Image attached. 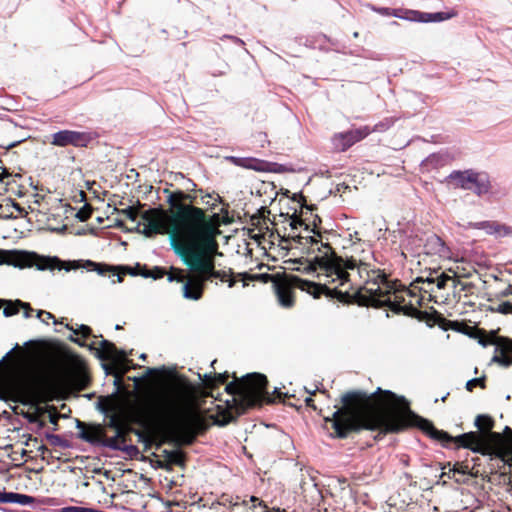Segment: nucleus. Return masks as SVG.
Returning a JSON list of instances; mask_svg holds the SVG:
<instances>
[{
    "mask_svg": "<svg viewBox=\"0 0 512 512\" xmlns=\"http://www.w3.org/2000/svg\"><path fill=\"white\" fill-rule=\"evenodd\" d=\"M192 196L183 191L171 192L167 197L169 210L148 209L141 215L138 230L147 237L168 234L174 252L191 271L201 274L204 281L219 279L235 285V279L225 271L215 270L214 256L218 244L211 234L205 212L186 203Z\"/></svg>",
    "mask_w": 512,
    "mask_h": 512,
    "instance_id": "obj_1",
    "label": "nucleus"
},
{
    "mask_svg": "<svg viewBox=\"0 0 512 512\" xmlns=\"http://www.w3.org/2000/svg\"><path fill=\"white\" fill-rule=\"evenodd\" d=\"M313 233L312 236H292L293 241L310 257L303 268L304 272L310 273L319 268L331 277L333 282L339 281V285L343 286L349 281L351 271L365 281L361 291L367 294V303L375 307L387 306L394 312L402 310L399 303L390 299V294L398 290L397 283L389 281L386 275L371 263L373 253L367 244L361 243L357 232L354 234V254L346 259L336 256L331 246L323 243L318 233Z\"/></svg>",
    "mask_w": 512,
    "mask_h": 512,
    "instance_id": "obj_2",
    "label": "nucleus"
},
{
    "mask_svg": "<svg viewBox=\"0 0 512 512\" xmlns=\"http://www.w3.org/2000/svg\"><path fill=\"white\" fill-rule=\"evenodd\" d=\"M341 402L342 406L332 417L325 418L334 429L333 436L338 438L360 430L398 432L407 426L406 417L412 415L404 397L381 388L369 396L363 392H348Z\"/></svg>",
    "mask_w": 512,
    "mask_h": 512,
    "instance_id": "obj_3",
    "label": "nucleus"
},
{
    "mask_svg": "<svg viewBox=\"0 0 512 512\" xmlns=\"http://www.w3.org/2000/svg\"><path fill=\"white\" fill-rule=\"evenodd\" d=\"M144 421L163 424L179 444H191L199 420V387L184 377L168 383L146 407Z\"/></svg>",
    "mask_w": 512,
    "mask_h": 512,
    "instance_id": "obj_4",
    "label": "nucleus"
},
{
    "mask_svg": "<svg viewBox=\"0 0 512 512\" xmlns=\"http://www.w3.org/2000/svg\"><path fill=\"white\" fill-rule=\"evenodd\" d=\"M44 377L40 365L32 358L16 359L7 379L0 384V399L24 405L43 400Z\"/></svg>",
    "mask_w": 512,
    "mask_h": 512,
    "instance_id": "obj_5",
    "label": "nucleus"
},
{
    "mask_svg": "<svg viewBox=\"0 0 512 512\" xmlns=\"http://www.w3.org/2000/svg\"><path fill=\"white\" fill-rule=\"evenodd\" d=\"M417 424L434 439L445 442H455L458 447L470 449L475 453L483 455L489 453L491 441H498L501 438L499 433L491 431L493 421L487 415H478L475 419V426L479 429L480 433L468 432L456 437H452L444 431L437 430L433 424L426 419L419 418Z\"/></svg>",
    "mask_w": 512,
    "mask_h": 512,
    "instance_id": "obj_6",
    "label": "nucleus"
},
{
    "mask_svg": "<svg viewBox=\"0 0 512 512\" xmlns=\"http://www.w3.org/2000/svg\"><path fill=\"white\" fill-rule=\"evenodd\" d=\"M267 379L259 373H252L229 383L226 391L232 395L233 407L237 414L246 409L260 406L264 401L273 402L274 398L266 391Z\"/></svg>",
    "mask_w": 512,
    "mask_h": 512,
    "instance_id": "obj_7",
    "label": "nucleus"
},
{
    "mask_svg": "<svg viewBox=\"0 0 512 512\" xmlns=\"http://www.w3.org/2000/svg\"><path fill=\"white\" fill-rule=\"evenodd\" d=\"M2 262L20 269L35 267L39 271H53L64 268L63 262L56 256H44L33 251L24 250L6 251Z\"/></svg>",
    "mask_w": 512,
    "mask_h": 512,
    "instance_id": "obj_8",
    "label": "nucleus"
},
{
    "mask_svg": "<svg viewBox=\"0 0 512 512\" xmlns=\"http://www.w3.org/2000/svg\"><path fill=\"white\" fill-rule=\"evenodd\" d=\"M70 340L79 344L80 346H87L90 349H95L99 358L111 361L113 368L120 374H124L128 370L127 353L124 350H118L115 345L108 340L93 341L91 344H86L80 338L71 336Z\"/></svg>",
    "mask_w": 512,
    "mask_h": 512,
    "instance_id": "obj_9",
    "label": "nucleus"
},
{
    "mask_svg": "<svg viewBox=\"0 0 512 512\" xmlns=\"http://www.w3.org/2000/svg\"><path fill=\"white\" fill-rule=\"evenodd\" d=\"M235 166L251 169L258 172H282V165L270 163L253 157L229 156L226 158Z\"/></svg>",
    "mask_w": 512,
    "mask_h": 512,
    "instance_id": "obj_10",
    "label": "nucleus"
},
{
    "mask_svg": "<svg viewBox=\"0 0 512 512\" xmlns=\"http://www.w3.org/2000/svg\"><path fill=\"white\" fill-rule=\"evenodd\" d=\"M111 415L107 427L114 432L130 431L129 423L132 415L122 404L114 403L110 407Z\"/></svg>",
    "mask_w": 512,
    "mask_h": 512,
    "instance_id": "obj_11",
    "label": "nucleus"
},
{
    "mask_svg": "<svg viewBox=\"0 0 512 512\" xmlns=\"http://www.w3.org/2000/svg\"><path fill=\"white\" fill-rule=\"evenodd\" d=\"M371 131L368 127L359 128L351 131H347L344 133L336 134L333 137V144L335 148L341 151H345L349 147H351L354 143L362 140L367 135H369Z\"/></svg>",
    "mask_w": 512,
    "mask_h": 512,
    "instance_id": "obj_12",
    "label": "nucleus"
},
{
    "mask_svg": "<svg viewBox=\"0 0 512 512\" xmlns=\"http://www.w3.org/2000/svg\"><path fill=\"white\" fill-rule=\"evenodd\" d=\"M494 344L496 348L491 363H496L504 368L512 366V340L508 338H498Z\"/></svg>",
    "mask_w": 512,
    "mask_h": 512,
    "instance_id": "obj_13",
    "label": "nucleus"
},
{
    "mask_svg": "<svg viewBox=\"0 0 512 512\" xmlns=\"http://www.w3.org/2000/svg\"><path fill=\"white\" fill-rule=\"evenodd\" d=\"M87 138L84 133L71 130H62L52 135L51 143L55 146L65 147L68 145L83 146Z\"/></svg>",
    "mask_w": 512,
    "mask_h": 512,
    "instance_id": "obj_14",
    "label": "nucleus"
},
{
    "mask_svg": "<svg viewBox=\"0 0 512 512\" xmlns=\"http://www.w3.org/2000/svg\"><path fill=\"white\" fill-rule=\"evenodd\" d=\"M469 226L473 229L483 230L487 235H492L496 238H502L512 235V227L499 223L497 221H481L470 223Z\"/></svg>",
    "mask_w": 512,
    "mask_h": 512,
    "instance_id": "obj_15",
    "label": "nucleus"
},
{
    "mask_svg": "<svg viewBox=\"0 0 512 512\" xmlns=\"http://www.w3.org/2000/svg\"><path fill=\"white\" fill-rule=\"evenodd\" d=\"M204 283L205 281L202 279L201 274L195 273L194 275H189L183 285L184 298L189 300L200 299L203 293Z\"/></svg>",
    "mask_w": 512,
    "mask_h": 512,
    "instance_id": "obj_16",
    "label": "nucleus"
},
{
    "mask_svg": "<svg viewBox=\"0 0 512 512\" xmlns=\"http://www.w3.org/2000/svg\"><path fill=\"white\" fill-rule=\"evenodd\" d=\"M84 268H86L88 271H95L99 275L104 276L108 274L109 277L113 278V283L122 281L121 272L118 271L116 267L87 260L84 264Z\"/></svg>",
    "mask_w": 512,
    "mask_h": 512,
    "instance_id": "obj_17",
    "label": "nucleus"
},
{
    "mask_svg": "<svg viewBox=\"0 0 512 512\" xmlns=\"http://www.w3.org/2000/svg\"><path fill=\"white\" fill-rule=\"evenodd\" d=\"M424 251L428 255H438L440 257H446L448 254V249L445 246V243L435 234L427 237L424 244Z\"/></svg>",
    "mask_w": 512,
    "mask_h": 512,
    "instance_id": "obj_18",
    "label": "nucleus"
},
{
    "mask_svg": "<svg viewBox=\"0 0 512 512\" xmlns=\"http://www.w3.org/2000/svg\"><path fill=\"white\" fill-rule=\"evenodd\" d=\"M293 284L302 291H306L314 298H318L321 294L329 290L325 285L316 284L298 277L293 278Z\"/></svg>",
    "mask_w": 512,
    "mask_h": 512,
    "instance_id": "obj_19",
    "label": "nucleus"
},
{
    "mask_svg": "<svg viewBox=\"0 0 512 512\" xmlns=\"http://www.w3.org/2000/svg\"><path fill=\"white\" fill-rule=\"evenodd\" d=\"M473 171H454L448 176V180L457 188L468 190L474 177Z\"/></svg>",
    "mask_w": 512,
    "mask_h": 512,
    "instance_id": "obj_20",
    "label": "nucleus"
},
{
    "mask_svg": "<svg viewBox=\"0 0 512 512\" xmlns=\"http://www.w3.org/2000/svg\"><path fill=\"white\" fill-rule=\"evenodd\" d=\"M468 190L473 191L479 196L486 194L489 191V181L487 177L475 172Z\"/></svg>",
    "mask_w": 512,
    "mask_h": 512,
    "instance_id": "obj_21",
    "label": "nucleus"
},
{
    "mask_svg": "<svg viewBox=\"0 0 512 512\" xmlns=\"http://www.w3.org/2000/svg\"><path fill=\"white\" fill-rule=\"evenodd\" d=\"M2 305H5L3 309V315L5 317H11L16 315L20 308L22 309H30V304L26 302H22L21 300H2Z\"/></svg>",
    "mask_w": 512,
    "mask_h": 512,
    "instance_id": "obj_22",
    "label": "nucleus"
},
{
    "mask_svg": "<svg viewBox=\"0 0 512 512\" xmlns=\"http://www.w3.org/2000/svg\"><path fill=\"white\" fill-rule=\"evenodd\" d=\"M276 295L281 306L289 308L293 305L292 291L288 286L284 284L277 285Z\"/></svg>",
    "mask_w": 512,
    "mask_h": 512,
    "instance_id": "obj_23",
    "label": "nucleus"
},
{
    "mask_svg": "<svg viewBox=\"0 0 512 512\" xmlns=\"http://www.w3.org/2000/svg\"><path fill=\"white\" fill-rule=\"evenodd\" d=\"M391 16H394L399 19L411 21V22H420L422 12L417 10H401V9H393Z\"/></svg>",
    "mask_w": 512,
    "mask_h": 512,
    "instance_id": "obj_24",
    "label": "nucleus"
},
{
    "mask_svg": "<svg viewBox=\"0 0 512 512\" xmlns=\"http://www.w3.org/2000/svg\"><path fill=\"white\" fill-rule=\"evenodd\" d=\"M456 16L455 12H436V13H425L422 12L421 23L429 22H441L444 20L451 19Z\"/></svg>",
    "mask_w": 512,
    "mask_h": 512,
    "instance_id": "obj_25",
    "label": "nucleus"
},
{
    "mask_svg": "<svg viewBox=\"0 0 512 512\" xmlns=\"http://www.w3.org/2000/svg\"><path fill=\"white\" fill-rule=\"evenodd\" d=\"M129 431H122V432H114V436L109 437L106 439L105 444L106 446L112 448V449H122V446L124 445L126 441V435Z\"/></svg>",
    "mask_w": 512,
    "mask_h": 512,
    "instance_id": "obj_26",
    "label": "nucleus"
},
{
    "mask_svg": "<svg viewBox=\"0 0 512 512\" xmlns=\"http://www.w3.org/2000/svg\"><path fill=\"white\" fill-rule=\"evenodd\" d=\"M199 378L203 381V383L205 384L206 387H212L216 383L223 384L227 380L228 375L227 374L212 375V374L205 373L203 376L201 374H199Z\"/></svg>",
    "mask_w": 512,
    "mask_h": 512,
    "instance_id": "obj_27",
    "label": "nucleus"
},
{
    "mask_svg": "<svg viewBox=\"0 0 512 512\" xmlns=\"http://www.w3.org/2000/svg\"><path fill=\"white\" fill-rule=\"evenodd\" d=\"M66 328L71 330L74 335H80L84 339L88 338L91 335V328L84 324L78 325L77 328H74L73 326H69L68 324H66Z\"/></svg>",
    "mask_w": 512,
    "mask_h": 512,
    "instance_id": "obj_28",
    "label": "nucleus"
},
{
    "mask_svg": "<svg viewBox=\"0 0 512 512\" xmlns=\"http://www.w3.org/2000/svg\"><path fill=\"white\" fill-rule=\"evenodd\" d=\"M167 460L176 465H182L184 462V455L181 451H165Z\"/></svg>",
    "mask_w": 512,
    "mask_h": 512,
    "instance_id": "obj_29",
    "label": "nucleus"
},
{
    "mask_svg": "<svg viewBox=\"0 0 512 512\" xmlns=\"http://www.w3.org/2000/svg\"><path fill=\"white\" fill-rule=\"evenodd\" d=\"M34 501L35 499L32 496L13 492L12 503L19 505H31Z\"/></svg>",
    "mask_w": 512,
    "mask_h": 512,
    "instance_id": "obj_30",
    "label": "nucleus"
},
{
    "mask_svg": "<svg viewBox=\"0 0 512 512\" xmlns=\"http://www.w3.org/2000/svg\"><path fill=\"white\" fill-rule=\"evenodd\" d=\"M490 311L501 314H512V302L505 301L490 307Z\"/></svg>",
    "mask_w": 512,
    "mask_h": 512,
    "instance_id": "obj_31",
    "label": "nucleus"
},
{
    "mask_svg": "<svg viewBox=\"0 0 512 512\" xmlns=\"http://www.w3.org/2000/svg\"><path fill=\"white\" fill-rule=\"evenodd\" d=\"M165 275V271L160 267H154L152 270H145L141 272V276L144 278H153L155 280L161 279Z\"/></svg>",
    "mask_w": 512,
    "mask_h": 512,
    "instance_id": "obj_32",
    "label": "nucleus"
},
{
    "mask_svg": "<svg viewBox=\"0 0 512 512\" xmlns=\"http://www.w3.org/2000/svg\"><path fill=\"white\" fill-rule=\"evenodd\" d=\"M115 211L119 214L126 216L128 219H130L133 222L136 221L137 216H138V209L134 208L132 206L127 207L125 209H121V210H118L117 208H115Z\"/></svg>",
    "mask_w": 512,
    "mask_h": 512,
    "instance_id": "obj_33",
    "label": "nucleus"
},
{
    "mask_svg": "<svg viewBox=\"0 0 512 512\" xmlns=\"http://www.w3.org/2000/svg\"><path fill=\"white\" fill-rule=\"evenodd\" d=\"M36 317L43 323H48V320H53L54 324H58V321L55 319L54 315L50 312L39 310L37 311Z\"/></svg>",
    "mask_w": 512,
    "mask_h": 512,
    "instance_id": "obj_34",
    "label": "nucleus"
},
{
    "mask_svg": "<svg viewBox=\"0 0 512 512\" xmlns=\"http://www.w3.org/2000/svg\"><path fill=\"white\" fill-rule=\"evenodd\" d=\"M122 274L129 273L132 276L141 275V272H145L146 268L137 264L135 267H121Z\"/></svg>",
    "mask_w": 512,
    "mask_h": 512,
    "instance_id": "obj_35",
    "label": "nucleus"
},
{
    "mask_svg": "<svg viewBox=\"0 0 512 512\" xmlns=\"http://www.w3.org/2000/svg\"><path fill=\"white\" fill-rule=\"evenodd\" d=\"M450 471H452L453 477H457V475L469 474L468 466L459 463L455 464L452 468L450 467Z\"/></svg>",
    "mask_w": 512,
    "mask_h": 512,
    "instance_id": "obj_36",
    "label": "nucleus"
},
{
    "mask_svg": "<svg viewBox=\"0 0 512 512\" xmlns=\"http://www.w3.org/2000/svg\"><path fill=\"white\" fill-rule=\"evenodd\" d=\"M477 385L484 387V378H473L468 380L466 383V389L468 391H472L473 388L476 387Z\"/></svg>",
    "mask_w": 512,
    "mask_h": 512,
    "instance_id": "obj_37",
    "label": "nucleus"
},
{
    "mask_svg": "<svg viewBox=\"0 0 512 512\" xmlns=\"http://www.w3.org/2000/svg\"><path fill=\"white\" fill-rule=\"evenodd\" d=\"M289 225L291 226V228L294 230V229H297L298 227L300 226H305V231H308L309 228H308V225L304 224L302 219L294 216V217H291L290 218V222H289Z\"/></svg>",
    "mask_w": 512,
    "mask_h": 512,
    "instance_id": "obj_38",
    "label": "nucleus"
},
{
    "mask_svg": "<svg viewBox=\"0 0 512 512\" xmlns=\"http://www.w3.org/2000/svg\"><path fill=\"white\" fill-rule=\"evenodd\" d=\"M187 277L184 276L182 270H176L173 273H170L168 276V280L170 282L177 281V282H183Z\"/></svg>",
    "mask_w": 512,
    "mask_h": 512,
    "instance_id": "obj_39",
    "label": "nucleus"
},
{
    "mask_svg": "<svg viewBox=\"0 0 512 512\" xmlns=\"http://www.w3.org/2000/svg\"><path fill=\"white\" fill-rule=\"evenodd\" d=\"M90 215H91V211L90 209L86 208V207H83L82 209H80L77 214H76V217L80 220V221H86L90 218Z\"/></svg>",
    "mask_w": 512,
    "mask_h": 512,
    "instance_id": "obj_40",
    "label": "nucleus"
},
{
    "mask_svg": "<svg viewBox=\"0 0 512 512\" xmlns=\"http://www.w3.org/2000/svg\"><path fill=\"white\" fill-rule=\"evenodd\" d=\"M13 492L0 491V503H12Z\"/></svg>",
    "mask_w": 512,
    "mask_h": 512,
    "instance_id": "obj_41",
    "label": "nucleus"
},
{
    "mask_svg": "<svg viewBox=\"0 0 512 512\" xmlns=\"http://www.w3.org/2000/svg\"><path fill=\"white\" fill-rule=\"evenodd\" d=\"M233 415L231 414V412H227L223 415V418L222 419H217L215 422L221 426H224L226 424H228L229 422H231L233 420Z\"/></svg>",
    "mask_w": 512,
    "mask_h": 512,
    "instance_id": "obj_42",
    "label": "nucleus"
},
{
    "mask_svg": "<svg viewBox=\"0 0 512 512\" xmlns=\"http://www.w3.org/2000/svg\"><path fill=\"white\" fill-rule=\"evenodd\" d=\"M450 279L449 276L442 274L440 277L436 279V286L438 289H443L446 285V282Z\"/></svg>",
    "mask_w": 512,
    "mask_h": 512,
    "instance_id": "obj_43",
    "label": "nucleus"
},
{
    "mask_svg": "<svg viewBox=\"0 0 512 512\" xmlns=\"http://www.w3.org/2000/svg\"><path fill=\"white\" fill-rule=\"evenodd\" d=\"M24 140H26V137H19L12 142H9L7 144H2L1 146L9 150V149L16 147L18 144L22 143Z\"/></svg>",
    "mask_w": 512,
    "mask_h": 512,
    "instance_id": "obj_44",
    "label": "nucleus"
},
{
    "mask_svg": "<svg viewBox=\"0 0 512 512\" xmlns=\"http://www.w3.org/2000/svg\"><path fill=\"white\" fill-rule=\"evenodd\" d=\"M448 477L449 479H454L457 483H463L464 480L460 479L459 477H453V473L452 471H450V469L448 471H443L442 474H441V477Z\"/></svg>",
    "mask_w": 512,
    "mask_h": 512,
    "instance_id": "obj_45",
    "label": "nucleus"
},
{
    "mask_svg": "<svg viewBox=\"0 0 512 512\" xmlns=\"http://www.w3.org/2000/svg\"><path fill=\"white\" fill-rule=\"evenodd\" d=\"M80 437L88 442H93L94 441V436L90 433V432H86V431H83L81 434H80Z\"/></svg>",
    "mask_w": 512,
    "mask_h": 512,
    "instance_id": "obj_46",
    "label": "nucleus"
},
{
    "mask_svg": "<svg viewBox=\"0 0 512 512\" xmlns=\"http://www.w3.org/2000/svg\"><path fill=\"white\" fill-rule=\"evenodd\" d=\"M238 276L240 277V279L245 282L246 280H253L254 278H256L257 276L255 275H248L246 273H239ZM246 283L243 284V286H245Z\"/></svg>",
    "mask_w": 512,
    "mask_h": 512,
    "instance_id": "obj_47",
    "label": "nucleus"
},
{
    "mask_svg": "<svg viewBox=\"0 0 512 512\" xmlns=\"http://www.w3.org/2000/svg\"><path fill=\"white\" fill-rule=\"evenodd\" d=\"M505 437L512 444V429L509 427L505 428Z\"/></svg>",
    "mask_w": 512,
    "mask_h": 512,
    "instance_id": "obj_48",
    "label": "nucleus"
},
{
    "mask_svg": "<svg viewBox=\"0 0 512 512\" xmlns=\"http://www.w3.org/2000/svg\"><path fill=\"white\" fill-rule=\"evenodd\" d=\"M380 14L382 15H391L393 9H389V8H379L377 10Z\"/></svg>",
    "mask_w": 512,
    "mask_h": 512,
    "instance_id": "obj_49",
    "label": "nucleus"
},
{
    "mask_svg": "<svg viewBox=\"0 0 512 512\" xmlns=\"http://www.w3.org/2000/svg\"><path fill=\"white\" fill-rule=\"evenodd\" d=\"M4 129H5L6 131H10V130H12V129H13V130H17L18 128H17V126H16V125L12 124L11 122H7V123H5V124H4Z\"/></svg>",
    "mask_w": 512,
    "mask_h": 512,
    "instance_id": "obj_50",
    "label": "nucleus"
},
{
    "mask_svg": "<svg viewBox=\"0 0 512 512\" xmlns=\"http://www.w3.org/2000/svg\"><path fill=\"white\" fill-rule=\"evenodd\" d=\"M389 127V125L387 124H383V123H380L378 125L375 126L374 130L375 131H384L386 130L387 128Z\"/></svg>",
    "mask_w": 512,
    "mask_h": 512,
    "instance_id": "obj_51",
    "label": "nucleus"
},
{
    "mask_svg": "<svg viewBox=\"0 0 512 512\" xmlns=\"http://www.w3.org/2000/svg\"><path fill=\"white\" fill-rule=\"evenodd\" d=\"M501 295L502 296H509V295H512V286H508L507 288H505L502 292H501Z\"/></svg>",
    "mask_w": 512,
    "mask_h": 512,
    "instance_id": "obj_52",
    "label": "nucleus"
},
{
    "mask_svg": "<svg viewBox=\"0 0 512 512\" xmlns=\"http://www.w3.org/2000/svg\"><path fill=\"white\" fill-rule=\"evenodd\" d=\"M48 438L52 441V443H57L60 440L58 435H49Z\"/></svg>",
    "mask_w": 512,
    "mask_h": 512,
    "instance_id": "obj_53",
    "label": "nucleus"
},
{
    "mask_svg": "<svg viewBox=\"0 0 512 512\" xmlns=\"http://www.w3.org/2000/svg\"><path fill=\"white\" fill-rule=\"evenodd\" d=\"M315 392H311L310 395H313ZM312 402H313V399L311 396L307 397L305 399V403L308 405V406H312Z\"/></svg>",
    "mask_w": 512,
    "mask_h": 512,
    "instance_id": "obj_54",
    "label": "nucleus"
},
{
    "mask_svg": "<svg viewBox=\"0 0 512 512\" xmlns=\"http://www.w3.org/2000/svg\"><path fill=\"white\" fill-rule=\"evenodd\" d=\"M23 310H24L23 316L25 318H29L30 317V312L32 311V308L30 307V309H23Z\"/></svg>",
    "mask_w": 512,
    "mask_h": 512,
    "instance_id": "obj_55",
    "label": "nucleus"
},
{
    "mask_svg": "<svg viewBox=\"0 0 512 512\" xmlns=\"http://www.w3.org/2000/svg\"><path fill=\"white\" fill-rule=\"evenodd\" d=\"M27 419L29 420V422H36L37 421V416L28 415Z\"/></svg>",
    "mask_w": 512,
    "mask_h": 512,
    "instance_id": "obj_56",
    "label": "nucleus"
},
{
    "mask_svg": "<svg viewBox=\"0 0 512 512\" xmlns=\"http://www.w3.org/2000/svg\"><path fill=\"white\" fill-rule=\"evenodd\" d=\"M479 342H480V344H482L483 346H487L488 344L492 343V341H490V340H480Z\"/></svg>",
    "mask_w": 512,
    "mask_h": 512,
    "instance_id": "obj_57",
    "label": "nucleus"
},
{
    "mask_svg": "<svg viewBox=\"0 0 512 512\" xmlns=\"http://www.w3.org/2000/svg\"><path fill=\"white\" fill-rule=\"evenodd\" d=\"M13 207H14L17 211L22 212V208L20 207V205H19L18 203H14V204H13Z\"/></svg>",
    "mask_w": 512,
    "mask_h": 512,
    "instance_id": "obj_58",
    "label": "nucleus"
},
{
    "mask_svg": "<svg viewBox=\"0 0 512 512\" xmlns=\"http://www.w3.org/2000/svg\"><path fill=\"white\" fill-rule=\"evenodd\" d=\"M50 421H51L53 424H56V423H57V417H55V416H50Z\"/></svg>",
    "mask_w": 512,
    "mask_h": 512,
    "instance_id": "obj_59",
    "label": "nucleus"
},
{
    "mask_svg": "<svg viewBox=\"0 0 512 512\" xmlns=\"http://www.w3.org/2000/svg\"><path fill=\"white\" fill-rule=\"evenodd\" d=\"M12 351L7 352V354L3 357V359L0 361V364L11 354Z\"/></svg>",
    "mask_w": 512,
    "mask_h": 512,
    "instance_id": "obj_60",
    "label": "nucleus"
},
{
    "mask_svg": "<svg viewBox=\"0 0 512 512\" xmlns=\"http://www.w3.org/2000/svg\"><path fill=\"white\" fill-rule=\"evenodd\" d=\"M273 393H274V394H277L278 398H280V397H281V392H279V391L277 390V388H275V389H274V392H273Z\"/></svg>",
    "mask_w": 512,
    "mask_h": 512,
    "instance_id": "obj_61",
    "label": "nucleus"
},
{
    "mask_svg": "<svg viewBox=\"0 0 512 512\" xmlns=\"http://www.w3.org/2000/svg\"><path fill=\"white\" fill-rule=\"evenodd\" d=\"M250 500H251L252 502H256V501H258V498H256L255 496H252Z\"/></svg>",
    "mask_w": 512,
    "mask_h": 512,
    "instance_id": "obj_62",
    "label": "nucleus"
},
{
    "mask_svg": "<svg viewBox=\"0 0 512 512\" xmlns=\"http://www.w3.org/2000/svg\"><path fill=\"white\" fill-rule=\"evenodd\" d=\"M0 181H2V177L0 176Z\"/></svg>",
    "mask_w": 512,
    "mask_h": 512,
    "instance_id": "obj_63",
    "label": "nucleus"
},
{
    "mask_svg": "<svg viewBox=\"0 0 512 512\" xmlns=\"http://www.w3.org/2000/svg\"><path fill=\"white\" fill-rule=\"evenodd\" d=\"M264 512H267V511H264Z\"/></svg>",
    "mask_w": 512,
    "mask_h": 512,
    "instance_id": "obj_64",
    "label": "nucleus"
}]
</instances>
